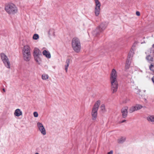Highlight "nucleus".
<instances>
[{
    "label": "nucleus",
    "instance_id": "obj_10",
    "mask_svg": "<svg viewBox=\"0 0 154 154\" xmlns=\"http://www.w3.org/2000/svg\"><path fill=\"white\" fill-rule=\"evenodd\" d=\"M37 125L38 130L41 134L43 135H45L46 134V130L43 124L42 123L38 122L37 123Z\"/></svg>",
    "mask_w": 154,
    "mask_h": 154
},
{
    "label": "nucleus",
    "instance_id": "obj_15",
    "mask_svg": "<svg viewBox=\"0 0 154 154\" xmlns=\"http://www.w3.org/2000/svg\"><path fill=\"white\" fill-rule=\"evenodd\" d=\"M42 55H38L34 56L35 60L38 64H40L41 63V60L40 56Z\"/></svg>",
    "mask_w": 154,
    "mask_h": 154
},
{
    "label": "nucleus",
    "instance_id": "obj_31",
    "mask_svg": "<svg viewBox=\"0 0 154 154\" xmlns=\"http://www.w3.org/2000/svg\"><path fill=\"white\" fill-rule=\"evenodd\" d=\"M2 90H3V91L4 92H5V89L4 88H3Z\"/></svg>",
    "mask_w": 154,
    "mask_h": 154
},
{
    "label": "nucleus",
    "instance_id": "obj_12",
    "mask_svg": "<svg viewBox=\"0 0 154 154\" xmlns=\"http://www.w3.org/2000/svg\"><path fill=\"white\" fill-rule=\"evenodd\" d=\"M42 55V53L37 48H34L33 51V56Z\"/></svg>",
    "mask_w": 154,
    "mask_h": 154
},
{
    "label": "nucleus",
    "instance_id": "obj_29",
    "mask_svg": "<svg viewBox=\"0 0 154 154\" xmlns=\"http://www.w3.org/2000/svg\"><path fill=\"white\" fill-rule=\"evenodd\" d=\"M113 151L111 150L110 152H108L107 154H113Z\"/></svg>",
    "mask_w": 154,
    "mask_h": 154
},
{
    "label": "nucleus",
    "instance_id": "obj_16",
    "mask_svg": "<svg viewBox=\"0 0 154 154\" xmlns=\"http://www.w3.org/2000/svg\"><path fill=\"white\" fill-rule=\"evenodd\" d=\"M22 114V111H21L20 109H16L15 110V112L14 113V115L15 116L18 117L21 115Z\"/></svg>",
    "mask_w": 154,
    "mask_h": 154
},
{
    "label": "nucleus",
    "instance_id": "obj_5",
    "mask_svg": "<svg viewBox=\"0 0 154 154\" xmlns=\"http://www.w3.org/2000/svg\"><path fill=\"white\" fill-rule=\"evenodd\" d=\"M5 9L9 14H14L16 13L17 11V7L14 5L12 3L6 5Z\"/></svg>",
    "mask_w": 154,
    "mask_h": 154
},
{
    "label": "nucleus",
    "instance_id": "obj_11",
    "mask_svg": "<svg viewBox=\"0 0 154 154\" xmlns=\"http://www.w3.org/2000/svg\"><path fill=\"white\" fill-rule=\"evenodd\" d=\"M128 107L125 106L123 107L121 109V112L122 113V116L123 118H126L128 115Z\"/></svg>",
    "mask_w": 154,
    "mask_h": 154
},
{
    "label": "nucleus",
    "instance_id": "obj_14",
    "mask_svg": "<svg viewBox=\"0 0 154 154\" xmlns=\"http://www.w3.org/2000/svg\"><path fill=\"white\" fill-rule=\"evenodd\" d=\"M146 59L149 63H151L153 61V57L149 55L146 56Z\"/></svg>",
    "mask_w": 154,
    "mask_h": 154
},
{
    "label": "nucleus",
    "instance_id": "obj_22",
    "mask_svg": "<svg viewBox=\"0 0 154 154\" xmlns=\"http://www.w3.org/2000/svg\"><path fill=\"white\" fill-rule=\"evenodd\" d=\"M100 109L102 113H104L106 112L105 106L104 104H102L100 107Z\"/></svg>",
    "mask_w": 154,
    "mask_h": 154
},
{
    "label": "nucleus",
    "instance_id": "obj_30",
    "mask_svg": "<svg viewBox=\"0 0 154 154\" xmlns=\"http://www.w3.org/2000/svg\"><path fill=\"white\" fill-rule=\"evenodd\" d=\"M152 80L154 84V76L152 78Z\"/></svg>",
    "mask_w": 154,
    "mask_h": 154
},
{
    "label": "nucleus",
    "instance_id": "obj_1",
    "mask_svg": "<svg viewBox=\"0 0 154 154\" xmlns=\"http://www.w3.org/2000/svg\"><path fill=\"white\" fill-rule=\"evenodd\" d=\"M117 77V72L115 69H112L110 74V80L111 84V90L113 93L116 92L118 89Z\"/></svg>",
    "mask_w": 154,
    "mask_h": 154
},
{
    "label": "nucleus",
    "instance_id": "obj_13",
    "mask_svg": "<svg viewBox=\"0 0 154 154\" xmlns=\"http://www.w3.org/2000/svg\"><path fill=\"white\" fill-rule=\"evenodd\" d=\"M131 59L130 58H128L127 59L126 64L125 65V68L126 69H129L130 65L131 63Z\"/></svg>",
    "mask_w": 154,
    "mask_h": 154
},
{
    "label": "nucleus",
    "instance_id": "obj_27",
    "mask_svg": "<svg viewBox=\"0 0 154 154\" xmlns=\"http://www.w3.org/2000/svg\"><path fill=\"white\" fill-rule=\"evenodd\" d=\"M136 14L138 16H139L140 15V13L139 11H137L136 12Z\"/></svg>",
    "mask_w": 154,
    "mask_h": 154
},
{
    "label": "nucleus",
    "instance_id": "obj_6",
    "mask_svg": "<svg viewBox=\"0 0 154 154\" xmlns=\"http://www.w3.org/2000/svg\"><path fill=\"white\" fill-rule=\"evenodd\" d=\"M106 27L105 23H101L92 32V34L96 36L99 35L101 32L103 31Z\"/></svg>",
    "mask_w": 154,
    "mask_h": 154
},
{
    "label": "nucleus",
    "instance_id": "obj_9",
    "mask_svg": "<svg viewBox=\"0 0 154 154\" xmlns=\"http://www.w3.org/2000/svg\"><path fill=\"white\" fill-rule=\"evenodd\" d=\"M143 107L142 105L140 104H136L135 106L131 107L129 110V112L132 113L135 111L140 110Z\"/></svg>",
    "mask_w": 154,
    "mask_h": 154
},
{
    "label": "nucleus",
    "instance_id": "obj_20",
    "mask_svg": "<svg viewBox=\"0 0 154 154\" xmlns=\"http://www.w3.org/2000/svg\"><path fill=\"white\" fill-rule=\"evenodd\" d=\"M126 140V137H122L118 139V143H122Z\"/></svg>",
    "mask_w": 154,
    "mask_h": 154
},
{
    "label": "nucleus",
    "instance_id": "obj_28",
    "mask_svg": "<svg viewBox=\"0 0 154 154\" xmlns=\"http://www.w3.org/2000/svg\"><path fill=\"white\" fill-rule=\"evenodd\" d=\"M126 121V120H123L122 121H120L119 122V123H123V122H125Z\"/></svg>",
    "mask_w": 154,
    "mask_h": 154
},
{
    "label": "nucleus",
    "instance_id": "obj_18",
    "mask_svg": "<svg viewBox=\"0 0 154 154\" xmlns=\"http://www.w3.org/2000/svg\"><path fill=\"white\" fill-rule=\"evenodd\" d=\"M147 120L149 122H151L154 124V116H149L147 118Z\"/></svg>",
    "mask_w": 154,
    "mask_h": 154
},
{
    "label": "nucleus",
    "instance_id": "obj_24",
    "mask_svg": "<svg viewBox=\"0 0 154 154\" xmlns=\"http://www.w3.org/2000/svg\"><path fill=\"white\" fill-rule=\"evenodd\" d=\"M39 37V36L38 34H34L33 36V38L34 40L38 39Z\"/></svg>",
    "mask_w": 154,
    "mask_h": 154
},
{
    "label": "nucleus",
    "instance_id": "obj_19",
    "mask_svg": "<svg viewBox=\"0 0 154 154\" xmlns=\"http://www.w3.org/2000/svg\"><path fill=\"white\" fill-rule=\"evenodd\" d=\"M69 61H70L69 59H68L66 60V65H65V70L66 72H67L68 68L69 65Z\"/></svg>",
    "mask_w": 154,
    "mask_h": 154
},
{
    "label": "nucleus",
    "instance_id": "obj_8",
    "mask_svg": "<svg viewBox=\"0 0 154 154\" xmlns=\"http://www.w3.org/2000/svg\"><path fill=\"white\" fill-rule=\"evenodd\" d=\"M94 1L95 3L94 13L95 15L97 17L99 15L100 13L101 4L98 0H94Z\"/></svg>",
    "mask_w": 154,
    "mask_h": 154
},
{
    "label": "nucleus",
    "instance_id": "obj_4",
    "mask_svg": "<svg viewBox=\"0 0 154 154\" xmlns=\"http://www.w3.org/2000/svg\"><path fill=\"white\" fill-rule=\"evenodd\" d=\"M100 100L97 101L95 103L92 108L91 115L92 119V120L94 121L97 118V111L100 105Z\"/></svg>",
    "mask_w": 154,
    "mask_h": 154
},
{
    "label": "nucleus",
    "instance_id": "obj_3",
    "mask_svg": "<svg viewBox=\"0 0 154 154\" xmlns=\"http://www.w3.org/2000/svg\"><path fill=\"white\" fill-rule=\"evenodd\" d=\"M30 48L28 45L24 46L22 50V54L24 60L26 61H29L31 57Z\"/></svg>",
    "mask_w": 154,
    "mask_h": 154
},
{
    "label": "nucleus",
    "instance_id": "obj_7",
    "mask_svg": "<svg viewBox=\"0 0 154 154\" xmlns=\"http://www.w3.org/2000/svg\"><path fill=\"white\" fill-rule=\"evenodd\" d=\"M0 57L5 66L8 68L10 69V63L7 57L4 53H1Z\"/></svg>",
    "mask_w": 154,
    "mask_h": 154
},
{
    "label": "nucleus",
    "instance_id": "obj_17",
    "mask_svg": "<svg viewBox=\"0 0 154 154\" xmlns=\"http://www.w3.org/2000/svg\"><path fill=\"white\" fill-rule=\"evenodd\" d=\"M42 53L43 55L45 56L46 57L48 58H50L51 57V54L49 51L45 50L43 51Z\"/></svg>",
    "mask_w": 154,
    "mask_h": 154
},
{
    "label": "nucleus",
    "instance_id": "obj_26",
    "mask_svg": "<svg viewBox=\"0 0 154 154\" xmlns=\"http://www.w3.org/2000/svg\"><path fill=\"white\" fill-rule=\"evenodd\" d=\"M33 115L35 117H37L38 116V114L37 112H35L33 113Z\"/></svg>",
    "mask_w": 154,
    "mask_h": 154
},
{
    "label": "nucleus",
    "instance_id": "obj_33",
    "mask_svg": "<svg viewBox=\"0 0 154 154\" xmlns=\"http://www.w3.org/2000/svg\"><path fill=\"white\" fill-rule=\"evenodd\" d=\"M35 154H39L38 153L36 152L35 153Z\"/></svg>",
    "mask_w": 154,
    "mask_h": 154
},
{
    "label": "nucleus",
    "instance_id": "obj_23",
    "mask_svg": "<svg viewBox=\"0 0 154 154\" xmlns=\"http://www.w3.org/2000/svg\"><path fill=\"white\" fill-rule=\"evenodd\" d=\"M48 75L46 74H43L42 75V79L43 80H46L48 78Z\"/></svg>",
    "mask_w": 154,
    "mask_h": 154
},
{
    "label": "nucleus",
    "instance_id": "obj_32",
    "mask_svg": "<svg viewBox=\"0 0 154 154\" xmlns=\"http://www.w3.org/2000/svg\"><path fill=\"white\" fill-rule=\"evenodd\" d=\"M152 47L153 48H154V44H153L152 45Z\"/></svg>",
    "mask_w": 154,
    "mask_h": 154
},
{
    "label": "nucleus",
    "instance_id": "obj_21",
    "mask_svg": "<svg viewBox=\"0 0 154 154\" xmlns=\"http://www.w3.org/2000/svg\"><path fill=\"white\" fill-rule=\"evenodd\" d=\"M48 33L50 35L55 36L54 30L53 29H50L48 31Z\"/></svg>",
    "mask_w": 154,
    "mask_h": 154
},
{
    "label": "nucleus",
    "instance_id": "obj_2",
    "mask_svg": "<svg viewBox=\"0 0 154 154\" xmlns=\"http://www.w3.org/2000/svg\"><path fill=\"white\" fill-rule=\"evenodd\" d=\"M72 46L73 50L76 53H79L81 49V42L79 39L76 37L72 40Z\"/></svg>",
    "mask_w": 154,
    "mask_h": 154
},
{
    "label": "nucleus",
    "instance_id": "obj_25",
    "mask_svg": "<svg viewBox=\"0 0 154 154\" xmlns=\"http://www.w3.org/2000/svg\"><path fill=\"white\" fill-rule=\"evenodd\" d=\"M149 69L152 71H154V65L151 64L149 66Z\"/></svg>",
    "mask_w": 154,
    "mask_h": 154
}]
</instances>
